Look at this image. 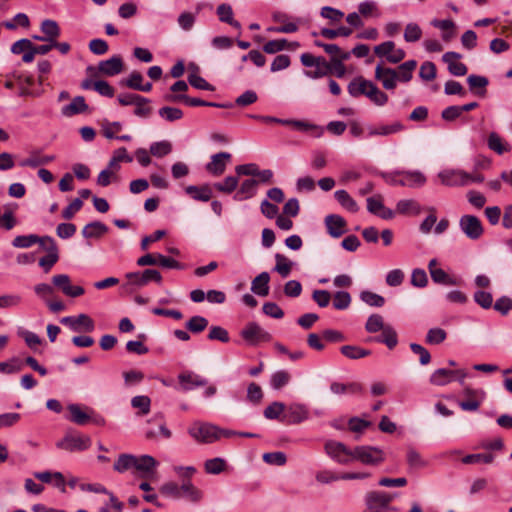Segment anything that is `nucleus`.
<instances>
[{
	"mask_svg": "<svg viewBox=\"0 0 512 512\" xmlns=\"http://www.w3.org/2000/svg\"><path fill=\"white\" fill-rule=\"evenodd\" d=\"M441 183L446 186H467L471 183H482L485 178L480 173H467L464 170H444L438 174Z\"/></svg>",
	"mask_w": 512,
	"mask_h": 512,
	"instance_id": "obj_1",
	"label": "nucleus"
},
{
	"mask_svg": "<svg viewBox=\"0 0 512 512\" xmlns=\"http://www.w3.org/2000/svg\"><path fill=\"white\" fill-rule=\"evenodd\" d=\"M381 176L390 185L410 188L421 187L426 182V177L419 171H401L393 174L382 173Z\"/></svg>",
	"mask_w": 512,
	"mask_h": 512,
	"instance_id": "obj_2",
	"label": "nucleus"
},
{
	"mask_svg": "<svg viewBox=\"0 0 512 512\" xmlns=\"http://www.w3.org/2000/svg\"><path fill=\"white\" fill-rule=\"evenodd\" d=\"M220 427L203 422L193 423L189 429V435L200 443H214L219 440Z\"/></svg>",
	"mask_w": 512,
	"mask_h": 512,
	"instance_id": "obj_3",
	"label": "nucleus"
},
{
	"mask_svg": "<svg viewBox=\"0 0 512 512\" xmlns=\"http://www.w3.org/2000/svg\"><path fill=\"white\" fill-rule=\"evenodd\" d=\"M91 445L89 436H83L74 432H68L56 443V447L69 452L84 451Z\"/></svg>",
	"mask_w": 512,
	"mask_h": 512,
	"instance_id": "obj_4",
	"label": "nucleus"
},
{
	"mask_svg": "<svg viewBox=\"0 0 512 512\" xmlns=\"http://www.w3.org/2000/svg\"><path fill=\"white\" fill-rule=\"evenodd\" d=\"M391 503V495L382 491H370L365 495L363 512H385Z\"/></svg>",
	"mask_w": 512,
	"mask_h": 512,
	"instance_id": "obj_5",
	"label": "nucleus"
},
{
	"mask_svg": "<svg viewBox=\"0 0 512 512\" xmlns=\"http://www.w3.org/2000/svg\"><path fill=\"white\" fill-rule=\"evenodd\" d=\"M353 459L359 460L363 464L377 465L384 461V453L378 447L357 446L353 450Z\"/></svg>",
	"mask_w": 512,
	"mask_h": 512,
	"instance_id": "obj_6",
	"label": "nucleus"
},
{
	"mask_svg": "<svg viewBox=\"0 0 512 512\" xmlns=\"http://www.w3.org/2000/svg\"><path fill=\"white\" fill-rule=\"evenodd\" d=\"M241 337L249 345H257L260 342H269L272 335L265 331L256 322H249L240 332Z\"/></svg>",
	"mask_w": 512,
	"mask_h": 512,
	"instance_id": "obj_7",
	"label": "nucleus"
},
{
	"mask_svg": "<svg viewBox=\"0 0 512 512\" xmlns=\"http://www.w3.org/2000/svg\"><path fill=\"white\" fill-rule=\"evenodd\" d=\"M459 227L461 231L470 240H478L484 233L481 221L474 215H463L459 220Z\"/></svg>",
	"mask_w": 512,
	"mask_h": 512,
	"instance_id": "obj_8",
	"label": "nucleus"
},
{
	"mask_svg": "<svg viewBox=\"0 0 512 512\" xmlns=\"http://www.w3.org/2000/svg\"><path fill=\"white\" fill-rule=\"evenodd\" d=\"M326 454L340 464H347L353 459V451L349 450L342 442L328 440L324 445Z\"/></svg>",
	"mask_w": 512,
	"mask_h": 512,
	"instance_id": "obj_9",
	"label": "nucleus"
},
{
	"mask_svg": "<svg viewBox=\"0 0 512 512\" xmlns=\"http://www.w3.org/2000/svg\"><path fill=\"white\" fill-rule=\"evenodd\" d=\"M60 322L68 326L74 332H92L95 324L93 319L87 314H79L78 316L63 317Z\"/></svg>",
	"mask_w": 512,
	"mask_h": 512,
	"instance_id": "obj_10",
	"label": "nucleus"
},
{
	"mask_svg": "<svg viewBox=\"0 0 512 512\" xmlns=\"http://www.w3.org/2000/svg\"><path fill=\"white\" fill-rule=\"evenodd\" d=\"M309 418V409L301 403H293L286 407V413L283 414L281 421L288 424H299Z\"/></svg>",
	"mask_w": 512,
	"mask_h": 512,
	"instance_id": "obj_11",
	"label": "nucleus"
},
{
	"mask_svg": "<svg viewBox=\"0 0 512 512\" xmlns=\"http://www.w3.org/2000/svg\"><path fill=\"white\" fill-rule=\"evenodd\" d=\"M52 283L55 287L60 289L66 296L76 298L84 294L85 290L81 286H74L71 284L69 275L57 274L52 277Z\"/></svg>",
	"mask_w": 512,
	"mask_h": 512,
	"instance_id": "obj_12",
	"label": "nucleus"
},
{
	"mask_svg": "<svg viewBox=\"0 0 512 512\" xmlns=\"http://www.w3.org/2000/svg\"><path fill=\"white\" fill-rule=\"evenodd\" d=\"M158 466L157 460L150 455H141L135 457L134 473L142 478H151Z\"/></svg>",
	"mask_w": 512,
	"mask_h": 512,
	"instance_id": "obj_13",
	"label": "nucleus"
},
{
	"mask_svg": "<svg viewBox=\"0 0 512 512\" xmlns=\"http://www.w3.org/2000/svg\"><path fill=\"white\" fill-rule=\"evenodd\" d=\"M97 69L102 75L116 76L124 69L123 59L120 55H114L107 60L100 61Z\"/></svg>",
	"mask_w": 512,
	"mask_h": 512,
	"instance_id": "obj_14",
	"label": "nucleus"
},
{
	"mask_svg": "<svg viewBox=\"0 0 512 512\" xmlns=\"http://www.w3.org/2000/svg\"><path fill=\"white\" fill-rule=\"evenodd\" d=\"M44 241L49 242V246L45 247L48 254L39 259V265L47 273L57 263L59 259L58 247L55 240L50 236H44Z\"/></svg>",
	"mask_w": 512,
	"mask_h": 512,
	"instance_id": "obj_15",
	"label": "nucleus"
},
{
	"mask_svg": "<svg viewBox=\"0 0 512 512\" xmlns=\"http://www.w3.org/2000/svg\"><path fill=\"white\" fill-rule=\"evenodd\" d=\"M375 78L382 83L386 90H393L397 86L396 69L378 64L375 68Z\"/></svg>",
	"mask_w": 512,
	"mask_h": 512,
	"instance_id": "obj_16",
	"label": "nucleus"
},
{
	"mask_svg": "<svg viewBox=\"0 0 512 512\" xmlns=\"http://www.w3.org/2000/svg\"><path fill=\"white\" fill-rule=\"evenodd\" d=\"M231 159L228 152H219L211 156V161L206 164L205 169L214 176H220L226 169L227 162Z\"/></svg>",
	"mask_w": 512,
	"mask_h": 512,
	"instance_id": "obj_17",
	"label": "nucleus"
},
{
	"mask_svg": "<svg viewBox=\"0 0 512 512\" xmlns=\"http://www.w3.org/2000/svg\"><path fill=\"white\" fill-rule=\"evenodd\" d=\"M461 55L457 52L449 51L443 54L442 60L448 65V71L454 76L466 75L468 69L464 63L458 62Z\"/></svg>",
	"mask_w": 512,
	"mask_h": 512,
	"instance_id": "obj_18",
	"label": "nucleus"
},
{
	"mask_svg": "<svg viewBox=\"0 0 512 512\" xmlns=\"http://www.w3.org/2000/svg\"><path fill=\"white\" fill-rule=\"evenodd\" d=\"M325 225L329 235L333 238H339L346 232L345 219L337 214H329L325 218Z\"/></svg>",
	"mask_w": 512,
	"mask_h": 512,
	"instance_id": "obj_19",
	"label": "nucleus"
},
{
	"mask_svg": "<svg viewBox=\"0 0 512 512\" xmlns=\"http://www.w3.org/2000/svg\"><path fill=\"white\" fill-rule=\"evenodd\" d=\"M178 380L182 390L184 391H189L192 390L194 387L205 386L207 384L206 379L194 374L191 371L180 373L178 375Z\"/></svg>",
	"mask_w": 512,
	"mask_h": 512,
	"instance_id": "obj_20",
	"label": "nucleus"
},
{
	"mask_svg": "<svg viewBox=\"0 0 512 512\" xmlns=\"http://www.w3.org/2000/svg\"><path fill=\"white\" fill-rule=\"evenodd\" d=\"M404 129V126L401 122L397 121L390 125H380L378 127L376 126H368L367 132L368 136L374 137V136H388L397 132H400Z\"/></svg>",
	"mask_w": 512,
	"mask_h": 512,
	"instance_id": "obj_21",
	"label": "nucleus"
},
{
	"mask_svg": "<svg viewBox=\"0 0 512 512\" xmlns=\"http://www.w3.org/2000/svg\"><path fill=\"white\" fill-rule=\"evenodd\" d=\"M270 275L268 272H261L251 283V291L259 296H267L269 294Z\"/></svg>",
	"mask_w": 512,
	"mask_h": 512,
	"instance_id": "obj_22",
	"label": "nucleus"
},
{
	"mask_svg": "<svg viewBox=\"0 0 512 512\" xmlns=\"http://www.w3.org/2000/svg\"><path fill=\"white\" fill-rule=\"evenodd\" d=\"M185 192L197 201L207 202L212 198V189L208 184L202 186L189 185L185 188Z\"/></svg>",
	"mask_w": 512,
	"mask_h": 512,
	"instance_id": "obj_23",
	"label": "nucleus"
},
{
	"mask_svg": "<svg viewBox=\"0 0 512 512\" xmlns=\"http://www.w3.org/2000/svg\"><path fill=\"white\" fill-rule=\"evenodd\" d=\"M88 109L83 96H76L70 104L62 107L61 112L66 117H71L76 114L84 113Z\"/></svg>",
	"mask_w": 512,
	"mask_h": 512,
	"instance_id": "obj_24",
	"label": "nucleus"
},
{
	"mask_svg": "<svg viewBox=\"0 0 512 512\" xmlns=\"http://www.w3.org/2000/svg\"><path fill=\"white\" fill-rule=\"evenodd\" d=\"M421 205L414 199H402L396 204V212L402 215H419Z\"/></svg>",
	"mask_w": 512,
	"mask_h": 512,
	"instance_id": "obj_25",
	"label": "nucleus"
},
{
	"mask_svg": "<svg viewBox=\"0 0 512 512\" xmlns=\"http://www.w3.org/2000/svg\"><path fill=\"white\" fill-rule=\"evenodd\" d=\"M417 67L416 60H408L398 66L396 69V79L399 82L407 83L413 77V71Z\"/></svg>",
	"mask_w": 512,
	"mask_h": 512,
	"instance_id": "obj_26",
	"label": "nucleus"
},
{
	"mask_svg": "<svg viewBox=\"0 0 512 512\" xmlns=\"http://www.w3.org/2000/svg\"><path fill=\"white\" fill-rule=\"evenodd\" d=\"M107 231L108 227L104 223L100 221H94L84 226V228L82 229V235L87 239L100 238L105 233H107Z\"/></svg>",
	"mask_w": 512,
	"mask_h": 512,
	"instance_id": "obj_27",
	"label": "nucleus"
},
{
	"mask_svg": "<svg viewBox=\"0 0 512 512\" xmlns=\"http://www.w3.org/2000/svg\"><path fill=\"white\" fill-rule=\"evenodd\" d=\"M258 181L255 179H246L242 182L240 189L234 196L237 201H242L253 197L256 193Z\"/></svg>",
	"mask_w": 512,
	"mask_h": 512,
	"instance_id": "obj_28",
	"label": "nucleus"
},
{
	"mask_svg": "<svg viewBox=\"0 0 512 512\" xmlns=\"http://www.w3.org/2000/svg\"><path fill=\"white\" fill-rule=\"evenodd\" d=\"M487 146L490 150L494 151L498 155H502L505 152L510 151V145L503 142L501 136L496 132H491L487 138Z\"/></svg>",
	"mask_w": 512,
	"mask_h": 512,
	"instance_id": "obj_29",
	"label": "nucleus"
},
{
	"mask_svg": "<svg viewBox=\"0 0 512 512\" xmlns=\"http://www.w3.org/2000/svg\"><path fill=\"white\" fill-rule=\"evenodd\" d=\"M44 236L43 237H40L38 235H35V234H30V235H19V236H16L13 241H12V245L15 247V248H29L31 247L32 245L38 243L40 245H44Z\"/></svg>",
	"mask_w": 512,
	"mask_h": 512,
	"instance_id": "obj_30",
	"label": "nucleus"
},
{
	"mask_svg": "<svg viewBox=\"0 0 512 512\" xmlns=\"http://www.w3.org/2000/svg\"><path fill=\"white\" fill-rule=\"evenodd\" d=\"M216 13L221 22L227 23L237 29L241 28L240 23L233 19V10H232L231 5L226 4V3L220 4L217 7Z\"/></svg>",
	"mask_w": 512,
	"mask_h": 512,
	"instance_id": "obj_31",
	"label": "nucleus"
},
{
	"mask_svg": "<svg viewBox=\"0 0 512 512\" xmlns=\"http://www.w3.org/2000/svg\"><path fill=\"white\" fill-rule=\"evenodd\" d=\"M334 197L339 204L348 211L355 213L359 210L358 204L346 190L335 191Z\"/></svg>",
	"mask_w": 512,
	"mask_h": 512,
	"instance_id": "obj_32",
	"label": "nucleus"
},
{
	"mask_svg": "<svg viewBox=\"0 0 512 512\" xmlns=\"http://www.w3.org/2000/svg\"><path fill=\"white\" fill-rule=\"evenodd\" d=\"M17 204H7L3 207L4 213L0 218V227L6 230H11L16 225L14 211L17 209Z\"/></svg>",
	"mask_w": 512,
	"mask_h": 512,
	"instance_id": "obj_33",
	"label": "nucleus"
},
{
	"mask_svg": "<svg viewBox=\"0 0 512 512\" xmlns=\"http://www.w3.org/2000/svg\"><path fill=\"white\" fill-rule=\"evenodd\" d=\"M467 83L471 91L479 88L480 90L476 91L475 94L484 97L486 94V86L489 84L488 79L485 76L479 75H469L467 78Z\"/></svg>",
	"mask_w": 512,
	"mask_h": 512,
	"instance_id": "obj_34",
	"label": "nucleus"
},
{
	"mask_svg": "<svg viewBox=\"0 0 512 512\" xmlns=\"http://www.w3.org/2000/svg\"><path fill=\"white\" fill-rule=\"evenodd\" d=\"M370 83L371 81L362 77L356 78L349 83L348 92L352 97L366 96Z\"/></svg>",
	"mask_w": 512,
	"mask_h": 512,
	"instance_id": "obj_35",
	"label": "nucleus"
},
{
	"mask_svg": "<svg viewBox=\"0 0 512 512\" xmlns=\"http://www.w3.org/2000/svg\"><path fill=\"white\" fill-rule=\"evenodd\" d=\"M135 457L136 456L132 454H121L113 465L114 470L119 473H124L129 470L134 471Z\"/></svg>",
	"mask_w": 512,
	"mask_h": 512,
	"instance_id": "obj_36",
	"label": "nucleus"
},
{
	"mask_svg": "<svg viewBox=\"0 0 512 512\" xmlns=\"http://www.w3.org/2000/svg\"><path fill=\"white\" fill-rule=\"evenodd\" d=\"M41 31L45 34L47 42H52L60 36V28L56 21L46 19L41 23Z\"/></svg>",
	"mask_w": 512,
	"mask_h": 512,
	"instance_id": "obj_37",
	"label": "nucleus"
},
{
	"mask_svg": "<svg viewBox=\"0 0 512 512\" xmlns=\"http://www.w3.org/2000/svg\"><path fill=\"white\" fill-rule=\"evenodd\" d=\"M340 351L345 357L351 360L361 359L371 354L370 350L355 345H344L340 348Z\"/></svg>",
	"mask_w": 512,
	"mask_h": 512,
	"instance_id": "obj_38",
	"label": "nucleus"
},
{
	"mask_svg": "<svg viewBox=\"0 0 512 512\" xmlns=\"http://www.w3.org/2000/svg\"><path fill=\"white\" fill-rule=\"evenodd\" d=\"M453 380L452 370L446 368H439L435 370L430 376V382L433 385L443 386Z\"/></svg>",
	"mask_w": 512,
	"mask_h": 512,
	"instance_id": "obj_39",
	"label": "nucleus"
},
{
	"mask_svg": "<svg viewBox=\"0 0 512 512\" xmlns=\"http://www.w3.org/2000/svg\"><path fill=\"white\" fill-rule=\"evenodd\" d=\"M182 497L187 498L191 502H198L202 498V492L196 488L190 480L184 481L180 486Z\"/></svg>",
	"mask_w": 512,
	"mask_h": 512,
	"instance_id": "obj_40",
	"label": "nucleus"
},
{
	"mask_svg": "<svg viewBox=\"0 0 512 512\" xmlns=\"http://www.w3.org/2000/svg\"><path fill=\"white\" fill-rule=\"evenodd\" d=\"M68 410L70 412V420L78 425H85L90 419V415L83 411L78 404H70L68 405Z\"/></svg>",
	"mask_w": 512,
	"mask_h": 512,
	"instance_id": "obj_41",
	"label": "nucleus"
},
{
	"mask_svg": "<svg viewBox=\"0 0 512 512\" xmlns=\"http://www.w3.org/2000/svg\"><path fill=\"white\" fill-rule=\"evenodd\" d=\"M366 97L377 106H384L388 102V95L382 92L373 82L369 85Z\"/></svg>",
	"mask_w": 512,
	"mask_h": 512,
	"instance_id": "obj_42",
	"label": "nucleus"
},
{
	"mask_svg": "<svg viewBox=\"0 0 512 512\" xmlns=\"http://www.w3.org/2000/svg\"><path fill=\"white\" fill-rule=\"evenodd\" d=\"M286 410V406L282 402H272L269 406H267L263 412L264 417L270 420H280L282 419L283 413Z\"/></svg>",
	"mask_w": 512,
	"mask_h": 512,
	"instance_id": "obj_43",
	"label": "nucleus"
},
{
	"mask_svg": "<svg viewBox=\"0 0 512 512\" xmlns=\"http://www.w3.org/2000/svg\"><path fill=\"white\" fill-rule=\"evenodd\" d=\"M376 341L386 344L389 349H393L398 343L397 333L392 326L386 325V328L382 331L381 336L376 338Z\"/></svg>",
	"mask_w": 512,
	"mask_h": 512,
	"instance_id": "obj_44",
	"label": "nucleus"
},
{
	"mask_svg": "<svg viewBox=\"0 0 512 512\" xmlns=\"http://www.w3.org/2000/svg\"><path fill=\"white\" fill-rule=\"evenodd\" d=\"M117 100L120 105L122 106H128V105H135V104H149L150 100L148 98H145L139 94H133V93H123L118 95Z\"/></svg>",
	"mask_w": 512,
	"mask_h": 512,
	"instance_id": "obj_45",
	"label": "nucleus"
},
{
	"mask_svg": "<svg viewBox=\"0 0 512 512\" xmlns=\"http://www.w3.org/2000/svg\"><path fill=\"white\" fill-rule=\"evenodd\" d=\"M294 128L300 131L308 132L316 138L321 137L324 133L323 127L301 120H296V122H294Z\"/></svg>",
	"mask_w": 512,
	"mask_h": 512,
	"instance_id": "obj_46",
	"label": "nucleus"
},
{
	"mask_svg": "<svg viewBox=\"0 0 512 512\" xmlns=\"http://www.w3.org/2000/svg\"><path fill=\"white\" fill-rule=\"evenodd\" d=\"M226 468V461L223 458L216 457L206 460L204 463L205 472L208 474L217 475L223 472Z\"/></svg>",
	"mask_w": 512,
	"mask_h": 512,
	"instance_id": "obj_47",
	"label": "nucleus"
},
{
	"mask_svg": "<svg viewBox=\"0 0 512 512\" xmlns=\"http://www.w3.org/2000/svg\"><path fill=\"white\" fill-rule=\"evenodd\" d=\"M386 328L384 324V319L380 314H372L368 317L365 330L368 333H376L378 331H383Z\"/></svg>",
	"mask_w": 512,
	"mask_h": 512,
	"instance_id": "obj_48",
	"label": "nucleus"
},
{
	"mask_svg": "<svg viewBox=\"0 0 512 512\" xmlns=\"http://www.w3.org/2000/svg\"><path fill=\"white\" fill-rule=\"evenodd\" d=\"M131 406L139 409L138 415H147L150 412L151 400L148 396L138 395L131 399Z\"/></svg>",
	"mask_w": 512,
	"mask_h": 512,
	"instance_id": "obj_49",
	"label": "nucleus"
},
{
	"mask_svg": "<svg viewBox=\"0 0 512 512\" xmlns=\"http://www.w3.org/2000/svg\"><path fill=\"white\" fill-rule=\"evenodd\" d=\"M431 24L444 31L442 38L444 41H450L453 37V29L455 27V23L452 20H438L434 19Z\"/></svg>",
	"mask_w": 512,
	"mask_h": 512,
	"instance_id": "obj_50",
	"label": "nucleus"
},
{
	"mask_svg": "<svg viewBox=\"0 0 512 512\" xmlns=\"http://www.w3.org/2000/svg\"><path fill=\"white\" fill-rule=\"evenodd\" d=\"M360 299L371 307H382L385 304L383 296L368 290L360 293Z\"/></svg>",
	"mask_w": 512,
	"mask_h": 512,
	"instance_id": "obj_51",
	"label": "nucleus"
},
{
	"mask_svg": "<svg viewBox=\"0 0 512 512\" xmlns=\"http://www.w3.org/2000/svg\"><path fill=\"white\" fill-rule=\"evenodd\" d=\"M276 265L274 270L278 272L282 277H287L292 269L293 263L289 261L284 255L277 253L275 255Z\"/></svg>",
	"mask_w": 512,
	"mask_h": 512,
	"instance_id": "obj_52",
	"label": "nucleus"
},
{
	"mask_svg": "<svg viewBox=\"0 0 512 512\" xmlns=\"http://www.w3.org/2000/svg\"><path fill=\"white\" fill-rule=\"evenodd\" d=\"M352 34V29L349 27L341 26L337 29L330 28H322L319 32V35L323 36L326 39L333 40L338 36L348 37Z\"/></svg>",
	"mask_w": 512,
	"mask_h": 512,
	"instance_id": "obj_53",
	"label": "nucleus"
},
{
	"mask_svg": "<svg viewBox=\"0 0 512 512\" xmlns=\"http://www.w3.org/2000/svg\"><path fill=\"white\" fill-rule=\"evenodd\" d=\"M159 116L168 122H174L182 119L183 111L176 107L164 106L158 111Z\"/></svg>",
	"mask_w": 512,
	"mask_h": 512,
	"instance_id": "obj_54",
	"label": "nucleus"
},
{
	"mask_svg": "<svg viewBox=\"0 0 512 512\" xmlns=\"http://www.w3.org/2000/svg\"><path fill=\"white\" fill-rule=\"evenodd\" d=\"M192 333H200L208 326V320L203 316H193L185 324Z\"/></svg>",
	"mask_w": 512,
	"mask_h": 512,
	"instance_id": "obj_55",
	"label": "nucleus"
},
{
	"mask_svg": "<svg viewBox=\"0 0 512 512\" xmlns=\"http://www.w3.org/2000/svg\"><path fill=\"white\" fill-rule=\"evenodd\" d=\"M22 368L23 362L17 357H13L7 362H0V372L4 374H14L21 371Z\"/></svg>",
	"mask_w": 512,
	"mask_h": 512,
	"instance_id": "obj_56",
	"label": "nucleus"
},
{
	"mask_svg": "<svg viewBox=\"0 0 512 512\" xmlns=\"http://www.w3.org/2000/svg\"><path fill=\"white\" fill-rule=\"evenodd\" d=\"M290 378V374L287 371H277L271 376V387L275 390H279L289 383Z\"/></svg>",
	"mask_w": 512,
	"mask_h": 512,
	"instance_id": "obj_57",
	"label": "nucleus"
},
{
	"mask_svg": "<svg viewBox=\"0 0 512 512\" xmlns=\"http://www.w3.org/2000/svg\"><path fill=\"white\" fill-rule=\"evenodd\" d=\"M351 304V296L346 291H337L334 294L333 307L337 310H345Z\"/></svg>",
	"mask_w": 512,
	"mask_h": 512,
	"instance_id": "obj_58",
	"label": "nucleus"
},
{
	"mask_svg": "<svg viewBox=\"0 0 512 512\" xmlns=\"http://www.w3.org/2000/svg\"><path fill=\"white\" fill-rule=\"evenodd\" d=\"M172 151V145L168 141L154 142L150 146V153L155 157H163Z\"/></svg>",
	"mask_w": 512,
	"mask_h": 512,
	"instance_id": "obj_59",
	"label": "nucleus"
},
{
	"mask_svg": "<svg viewBox=\"0 0 512 512\" xmlns=\"http://www.w3.org/2000/svg\"><path fill=\"white\" fill-rule=\"evenodd\" d=\"M288 47L286 39L270 40L263 45V51L267 54H275L279 51L285 50Z\"/></svg>",
	"mask_w": 512,
	"mask_h": 512,
	"instance_id": "obj_60",
	"label": "nucleus"
},
{
	"mask_svg": "<svg viewBox=\"0 0 512 512\" xmlns=\"http://www.w3.org/2000/svg\"><path fill=\"white\" fill-rule=\"evenodd\" d=\"M238 185V178L236 176H227L223 182L214 184V188L220 192L231 193Z\"/></svg>",
	"mask_w": 512,
	"mask_h": 512,
	"instance_id": "obj_61",
	"label": "nucleus"
},
{
	"mask_svg": "<svg viewBox=\"0 0 512 512\" xmlns=\"http://www.w3.org/2000/svg\"><path fill=\"white\" fill-rule=\"evenodd\" d=\"M142 82L143 75L138 71H133L130 73L128 78L122 79L120 81V85L128 87L133 90H137V88H141Z\"/></svg>",
	"mask_w": 512,
	"mask_h": 512,
	"instance_id": "obj_62",
	"label": "nucleus"
},
{
	"mask_svg": "<svg viewBox=\"0 0 512 512\" xmlns=\"http://www.w3.org/2000/svg\"><path fill=\"white\" fill-rule=\"evenodd\" d=\"M436 66L431 61L422 63L419 71V76L424 81H432L436 78Z\"/></svg>",
	"mask_w": 512,
	"mask_h": 512,
	"instance_id": "obj_63",
	"label": "nucleus"
},
{
	"mask_svg": "<svg viewBox=\"0 0 512 512\" xmlns=\"http://www.w3.org/2000/svg\"><path fill=\"white\" fill-rule=\"evenodd\" d=\"M422 36V30L416 23H409L405 27L404 39L407 42H416L420 40Z\"/></svg>",
	"mask_w": 512,
	"mask_h": 512,
	"instance_id": "obj_64",
	"label": "nucleus"
}]
</instances>
